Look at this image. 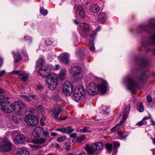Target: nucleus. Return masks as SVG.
Listing matches in <instances>:
<instances>
[{"label":"nucleus","mask_w":155,"mask_h":155,"mask_svg":"<svg viewBox=\"0 0 155 155\" xmlns=\"http://www.w3.org/2000/svg\"><path fill=\"white\" fill-rule=\"evenodd\" d=\"M42 131L44 136H46L48 135V133L47 131L42 130Z\"/></svg>","instance_id":"13d9d810"},{"label":"nucleus","mask_w":155,"mask_h":155,"mask_svg":"<svg viewBox=\"0 0 155 155\" xmlns=\"http://www.w3.org/2000/svg\"><path fill=\"white\" fill-rule=\"evenodd\" d=\"M118 124H117L114 127L112 128L111 130V132L112 133L118 130L116 128V127H117L118 126Z\"/></svg>","instance_id":"49530a36"},{"label":"nucleus","mask_w":155,"mask_h":155,"mask_svg":"<svg viewBox=\"0 0 155 155\" xmlns=\"http://www.w3.org/2000/svg\"><path fill=\"white\" fill-rule=\"evenodd\" d=\"M31 147L34 150L39 149L41 148L40 146L35 145H31Z\"/></svg>","instance_id":"79ce46f5"},{"label":"nucleus","mask_w":155,"mask_h":155,"mask_svg":"<svg viewBox=\"0 0 155 155\" xmlns=\"http://www.w3.org/2000/svg\"><path fill=\"white\" fill-rule=\"evenodd\" d=\"M85 50L84 48H81L79 49L78 51V53L79 54V55L80 56H83L84 55V52Z\"/></svg>","instance_id":"72a5a7b5"},{"label":"nucleus","mask_w":155,"mask_h":155,"mask_svg":"<svg viewBox=\"0 0 155 155\" xmlns=\"http://www.w3.org/2000/svg\"><path fill=\"white\" fill-rule=\"evenodd\" d=\"M69 55L68 53H63L61 54L59 56V59L61 62L65 64H67L68 62Z\"/></svg>","instance_id":"ddd939ff"},{"label":"nucleus","mask_w":155,"mask_h":155,"mask_svg":"<svg viewBox=\"0 0 155 155\" xmlns=\"http://www.w3.org/2000/svg\"><path fill=\"white\" fill-rule=\"evenodd\" d=\"M12 54L13 57L15 59V61L16 62H18L20 59V56L18 53H17L16 54H15V53L13 52H12Z\"/></svg>","instance_id":"bb28decb"},{"label":"nucleus","mask_w":155,"mask_h":155,"mask_svg":"<svg viewBox=\"0 0 155 155\" xmlns=\"http://www.w3.org/2000/svg\"><path fill=\"white\" fill-rule=\"evenodd\" d=\"M51 68L49 65L43 66L38 72L42 77H46L45 83L46 86L52 91H54L57 87L58 83V74L54 73L49 74Z\"/></svg>","instance_id":"f257e3e1"},{"label":"nucleus","mask_w":155,"mask_h":155,"mask_svg":"<svg viewBox=\"0 0 155 155\" xmlns=\"http://www.w3.org/2000/svg\"><path fill=\"white\" fill-rule=\"evenodd\" d=\"M24 39L27 41H30L31 40V38L29 36H25L24 38Z\"/></svg>","instance_id":"864d4df0"},{"label":"nucleus","mask_w":155,"mask_h":155,"mask_svg":"<svg viewBox=\"0 0 155 155\" xmlns=\"http://www.w3.org/2000/svg\"><path fill=\"white\" fill-rule=\"evenodd\" d=\"M65 128L66 129V131L65 132L68 134L72 132L74 130L73 129L71 128V127H65Z\"/></svg>","instance_id":"c9c22d12"},{"label":"nucleus","mask_w":155,"mask_h":155,"mask_svg":"<svg viewBox=\"0 0 155 155\" xmlns=\"http://www.w3.org/2000/svg\"><path fill=\"white\" fill-rule=\"evenodd\" d=\"M147 100L149 102H150L152 101V98L151 96L148 95L147 97Z\"/></svg>","instance_id":"4d7b16f0"},{"label":"nucleus","mask_w":155,"mask_h":155,"mask_svg":"<svg viewBox=\"0 0 155 155\" xmlns=\"http://www.w3.org/2000/svg\"><path fill=\"white\" fill-rule=\"evenodd\" d=\"M130 109V107L129 106L126 107L124 109V113H128Z\"/></svg>","instance_id":"09e8293b"},{"label":"nucleus","mask_w":155,"mask_h":155,"mask_svg":"<svg viewBox=\"0 0 155 155\" xmlns=\"http://www.w3.org/2000/svg\"><path fill=\"white\" fill-rule=\"evenodd\" d=\"M5 72V71L4 70L0 71V76L2 77L3 76Z\"/></svg>","instance_id":"bf43d9fd"},{"label":"nucleus","mask_w":155,"mask_h":155,"mask_svg":"<svg viewBox=\"0 0 155 155\" xmlns=\"http://www.w3.org/2000/svg\"><path fill=\"white\" fill-rule=\"evenodd\" d=\"M57 135V134L55 132H52L51 133V135L52 136H56Z\"/></svg>","instance_id":"338daca9"},{"label":"nucleus","mask_w":155,"mask_h":155,"mask_svg":"<svg viewBox=\"0 0 155 155\" xmlns=\"http://www.w3.org/2000/svg\"><path fill=\"white\" fill-rule=\"evenodd\" d=\"M42 130V128L39 127H36L32 133L33 136L35 137H39L41 134Z\"/></svg>","instance_id":"dca6fc26"},{"label":"nucleus","mask_w":155,"mask_h":155,"mask_svg":"<svg viewBox=\"0 0 155 155\" xmlns=\"http://www.w3.org/2000/svg\"><path fill=\"white\" fill-rule=\"evenodd\" d=\"M35 107L41 109L42 106L40 104H36L35 105Z\"/></svg>","instance_id":"0e129e2a"},{"label":"nucleus","mask_w":155,"mask_h":155,"mask_svg":"<svg viewBox=\"0 0 155 155\" xmlns=\"http://www.w3.org/2000/svg\"><path fill=\"white\" fill-rule=\"evenodd\" d=\"M151 123L152 125L153 126H155V122L153 120H151Z\"/></svg>","instance_id":"774afa93"},{"label":"nucleus","mask_w":155,"mask_h":155,"mask_svg":"<svg viewBox=\"0 0 155 155\" xmlns=\"http://www.w3.org/2000/svg\"><path fill=\"white\" fill-rule=\"evenodd\" d=\"M60 67V66L58 64H57L55 66L54 69L56 70H58L59 69Z\"/></svg>","instance_id":"e2e57ef3"},{"label":"nucleus","mask_w":155,"mask_h":155,"mask_svg":"<svg viewBox=\"0 0 155 155\" xmlns=\"http://www.w3.org/2000/svg\"><path fill=\"white\" fill-rule=\"evenodd\" d=\"M43 88V86L41 84L38 85L36 87V89L38 90H41Z\"/></svg>","instance_id":"5fc2aeb1"},{"label":"nucleus","mask_w":155,"mask_h":155,"mask_svg":"<svg viewBox=\"0 0 155 155\" xmlns=\"http://www.w3.org/2000/svg\"><path fill=\"white\" fill-rule=\"evenodd\" d=\"M44 62V59L42 58L39 59L36 62L35 67L41 66Z\"/></svg>","instance_id":"393cba45"},{"label":"nucleus","mask_w":155,"mask_h":155,"mask_svg":"<svg viewBox=\"0 0 155 155\" xmlns=\"http://www.w3.org/2000/svg\"><path fill=\"white\" fill-rule=\"evenodd\" d=\"M12 73L17 74L18 78L23 81H26L29 77L28 73L23 71H13Z\"/></svg>","instance_id":"9d476101"},{"label":"nucleus","mask_w":155,"mask_h":155,"mask_svg":"<svg viewBox=\"0 0 155 155\" xmlns=\"http://www.w3.org/2000/svg\"><path fill=\"white\" fill-rule=\"evenodd\" d=\"M62 90L67 96H70L72 92V86L69 81H66L62 85Z\"/></svg>","instance_id":"1a4fd4ad"},{"label":"nucleus","mask_w":155,"mask_h":155,"mask_svg":"<svg viewBox=\"0 0 155 155\" xmlns=\"http://www.w3.org/2000/svg\"><path fill=\"white\" fill-rule=\"evenodd\" d=\"M13 104H15L14 106L15 107L16 106H18L20 109H22L25 107V104L21 101L15 102Z\"/></svg>","instance_id":"4be33fe9"},{"label":"nucleus","mask_w":155,"mask_h":155,"mask_svg":"<svg viewBox=\"0 0 155 155\" xmlns=\"http://www.w3.org/2000/svg\"><path fill=\"white\" fill-rule=\"evenodd\" d=\"M78 137H76L73 139L72 141L73 142H76L78 141Z\"/></svg>","instance_id":"680f3d73"},{"label":"nucleus","mask_w":155,"mask_h":155,"mask_svg":"<svg viewBox=\"0 0 155 155\" xmlns=\"http://www.w3.org/2000/svg\"><path fill=\"white\" fill-rule=\"evenodd\" d=\"M15 155H29V153L25 149H22L18 151Z\"/></svg>","instance_id":"5701e85b"},{"label":"nucleus","mask_w":155,"mask_h":155,"mask_svg":"<svg viewBox=\"0 0 155 155\" xmlns=\"http://www.w3.org/2000/svg\"><path fill=\"white\" fill-rule=\"evenodd\" d=\"M85 15L82 7L81 6H78L76 12V16L79 18H82L84 17Z\"/></svg>","instance_id":"4468645a"},{"label":"nucleus","mask_w":155,"mask_h":155,"mask_svg":"<svg viewBox=\"0 0 155 155\" xmlns=\"http://www.w3.org/2000/svg\"><path fill=\"white\" fill-rule=\"evenodd\" d=\"M107 82L103 81L98 85L94 83H89L87 87L86 90L89 94L94 95L96 94L99 91L102 93H105L107 90Z\"/></svg>","instance_id":"f03ea898"},{"label":"nucleus","mask_w":155,"mask_h":155,"mask_svg":"<svg viewBox=\"0 0 155 155\" xmlns=\"http://www.w3.org/2000/svg\"><path fill=\"white\" fill-rule=\"evenodd\" d=\"M90 10L93 13H96L100 10V8L97 5H93L90 7Z\"/></svg>","instance_id":"412c9836"},{"label":"nucleus","mask_w":155,"mask_h":155,"mask_svg":"<svg viewBox=\"0 0 155 155\" xmlns=\"http://www.w3.org/2000/svg\"><path fill=\"white\" fill-rule=\"evenodd\" d=\"M26 141V138L23 134L17 135L14 139V142L15 144L23 143Z\"/></svg>","instance_id":"f8f14e48"},{"label":"nucleus","mask_w":155,"mask_h":155,"mask_svg":"<svg viewBox=\"0 0 155 155\" xmlns=\"http://www.w3.org/2000/svg\"><path fill=\"white\" fill-rule=\"evenodd\" d=\"M65 139V137L63 136L57 138L56 140L58 142H63Z\"/></svg>","instance_id":"58836bf2"},{"label":"nucleus","mask_w":155,"mask_h":155,"mask_svg":"<svg viewBox=\"0 0 155 155\" xmlns=\"http://www.w3.org/2000/svg\"><path fill=\"white\" fill-rule=\"evenodd\" d=\"M144 110V107L141 103H140L138 105V110L140 112H142Z\"/></svg>","instance_id":"e433bc0d"},{"label":"nucleus","mask_w":155,"mask_h":155,"mask_svg":"<svg viewBox=\"0 0 155 155\" xmlns=\"http://www.w3.org/2000/svg\"><path fill=\"white\" fill-rule=\"evenodd\" d=\"M152 27L155 28V24H153ZM150 41L151 43L152 44H155V34H153L150 38Z\"/></svg>","instance_id":"a878e982"},{"label":"nucleus","mask_w":155,"mask_h":155,"mask_svg":"<svg viewBox=\"0 0 155 155\" xmlns=\"http://www.w3.org/2000/svg\"><path fill=\"white\" fill-rule=\"evenodd\" d=\"M22 53L24 56L26 58V60L28 61V58L27 54L25 53V51L23 50Z\"/></svg>","instance_id":"603ef678"},{"label":"nucleus","mask_w":155,"mask_h":155,"mask_svg":"<svg viewBox=\"0 0 155 155\" xmlns=\"http://www.w3.org/2000/svg\"><path fill=\"white\" fill-rule=\"evenodd\" d=\"M40 12L41 14L44 16L46 15L47 14V11L46 10H44L42 9H41Z\"/></svg>","instance_id":"ea45409f"},{"label":"nucleus","mask_w":155,"mask_h":155,"mask_svg":"<svg viewBox=\"0 0 155 155\" xmlns=\"http://www.w3.org/2000/svg\"><path fill=\"white\" fill-rule=\"evenodd\" d=\"M129 113H124L123 112V117H122V120L120 122V123L123 124L124 121L125 120L126 118L127 117Z\"/></svg>","instance_id":"c756f323"},{"label":"nucleus","mask_w":155,"mask_h":155,"mask_svg":"<svg viewBox=\"0 0 155 155\" xmlns=\"http://www.w3.org/2000/svg\"><path fill=\"white\" fill-rule=\"evenodd\" d=\"M69 73L71 75L78 77L81 75V69L78 67H73L69 70Z\"/></svg>","instance_id":"9b49d317"},{"label":"nucleus","mask_w":155,"mask_h":155,"mask_svg":"<svg viewBox=\"0 0 155 155\" xmlns=\"http://www.w3.org/2000/svg\"><path fill=\"white\" fill-rule=\"evenodd\" d=\"M76 134L74 133L71 134L69 135V136L70 137L73 138L76 137Z\"/></svg>","instance_id":"052dcab7"},{"label":"nucleus","mask_w":155,"mask_h":155,"mask_svg":"<svg viewBox=\"0 0 155 155\" xmlns=\"http://www.w3.org/2000/svg\"><path fill=\"white\" fill-rule=\"evenodd\" d=\"M53 42V41H52V40L51 38L48 39H46L45 41V43L46 44L48 45H51Z\"/></svg>","instance_id":"4c0bfd02"},{"label":"nucleus","mask_w":155,"mask_h":155,"mask_svg":"<svg viewBox=\"0 0 155 155\" xmlns=\"http://www.w3.org/2000/svg\"><path fill=\"white\" fill-rule=\"evenodd\" d=\"M107 18L105 13H102L100 14L97 18V21L98 22H101L105 21Z\"/></svg>","instance_id":"6ab92c4d"},{"label":"nucleus","mask_w":155,"mask_h":155,"mask_svg":"<svg viewBox=\"0 0 155 155\" xmlns=\"http://www.w3.org/2000/svg\"><path fill=\"white\" fill-rule=\"evenodd\" d=\"M80 131L81 133H86L87 132H91L90 128L87 127H84L82 129L80 130Z\"/></svg>","instance_id":"c85d7f7f"},{"label":"nucleus","mask_w":155,"mask_h":155,"mask_svg":"<svg viewBox=\"0 0 155 155\" xmlns=\"http://www.w3.org/2000/svg\"><path fill=\"white\" fill-rule=\"evenodd\" d=\"M81 30L84 32H87L89 29V26L88 24L86 23H82L80 25Z\"/></svg>","instance_id":"a211bd4d"},{"label":"nucleus","mask_w":155,"mask_h":155,"mask_svg":"<svg viewBox=\"0 0 155 155\" xmlns=\"http://www.w3.org/2000/svg\"><path fill=\"white\" fill-rule=\"evenodd\" d=\"M46 117H41L40 120L41 123L42 125H44V124L43 123L44 122L45 120Z\"/></svg>","instance_id":"3c124183"},{"label":"nucleus","mask_w":155,"mask_h":155,"mask_svg":"<svg viewBox=\"0 0 155 155\" xmlns=\"http://www.w3.org/2000/svg\"><path fill=\"white\" fill-rule=\"evenodd\" d=\"M78 141L79 143H81L84 140V135H82L81 136H80L79 137H78Z\"/></svg>","instance_id":"c03bdc74"},{"label":"nucleus","mask_w":155,"mask_h":155,"mask_svg":"<svg viewBox=\"0 0 155 155\" xmlns=\"http://www.w3.org/2000/svg\"><path fill=\"white\" fill-rule=\"evenodd\" d=\"M105 146L107 150L109 151H110L112 148V145L110 143L106 144Z\"/></svg>","instance_id":"f704fd0d"},{"label":"nucleus","mask_w":155,"mask_h":155,"mask_svg":"<svg viewBox=\"0 0 155 155\" xmlns=\"http://www.w3.org/2000/svg\"><path fill=\"white\" fill-rule=\"evenodd\" d=\"M24 120L28 125L32 126L37 125L38 123V120L37 118L35 116L32 114L26 115Z\"/></svg>","instance_id":"423d86ee"},{"label":"nucleus","mask_w":155,"mask_h":155,"mask_svg":"<svg viewBox=\"0 0 155 155\" xmlns=\"http://www.w3.org/2000/svg\"><path fill=\"white\" fill-rule=\"evenodd\" d=\"M22 98L28 101H31V99L30 96L28 97L25 95H22Z\"/></svg>","instance_id":"a19ab883"},{"label":"nucleus","mask_w":155,"mask_h":155,"mask_svg":"<svg viewBox=\"0 0 155 155\" xmlns=\"http://www.w3.org/2000/svg\"><path fill=\"white\" fill-rule=\"evenodd\" d=\"M118 134L120 136V138L121 140H122L123 138H125L127 136V133H123L120 131H118L117 132Z\"/></svg>","instance_id":"b1692460"},{"label":"nucleus","mask_w":155,"mask_h":155,"mask_svg":"<svg viewBox=\"0 0 155 155\" xmlns=\"http://www.w3.org/2000/svg\"><path fill=\"white\" fill-rule=\"evenodd\" d=\"M30 97L31 99V100L34 99H37L38 98L36 96L34 95H30Z\"/></svg>","instance_id":"6e6d98bb"},{"label":"nucleus","mask_w":155,"mask_h":155,"mask_svg":"<svg viewBox=\"0 0 155 155\" xmlns=\"http://www.w3.org/2000/svg\"><path fill=\"white\" fill-rule=\"evenodd\" d=\"M74 96L76 101L82 100L85 96L84 88L81 85L76 87L74 93Z\"/></svg>","instance_id":"7ed1b4c3"},{"label":"nucleus","mask_w":155,"mask_h":155,"mask_svg":"<svg viewBox=\"0 0 155 155\" xmlns=\"http://www.w3.org/2000/svg\"><path fill=\"white\" fill-rule=\"evenodd\" d=\"M150 116H149L148 117H147V116L145 117H143V118L142 120H143V121H145V120L149 119V118H150Z\"/></svg>","instance_id":"69168bd1"},{"label":"nucleus","mask_w":155,"mask_h":155,"mask_svg":"<svg viewBox=\"0 0 155 155\" xmlns=\"http://www.w3.org/2000/svg\"><path fill=\"white\" fill-rule=\"evenodd\" d=\"M89 48L90 50L93 51L94 50L95 48L94 47V44L93 41H90L88 44Z\"/></svg>","instance_id":"7c9ffc66"},{"label":"nucleus","mask_w":155,"mask_h":155,"mask_svg":"<svg viewBox=\"0 0 155 155\" xmlns=\"http://www.w3.org/2000/svg\"><path fill=\"white\" fill-rule=\"evenodd\" d=\"M46 141V139L42 137L39 138H36L32 140L33 142L35 144H41L44 143Z\"/></svg>","instance_id":"aec40b11"},{"label":"nucleus","mask_w":155,"mask_h":155,"mask_svg":"<svg viewBox=\"0 0 155 155\" xmlns=\"http://www.w3.org/2000/svg\"><path fill=\"white\" fill-rule=\"evenodd\" d=\"M67 71V70L66 68H61L58 74V78L61 80L64 79L66 76Z\"/></svg>","instance_id":"2eb2a0df"},{"label":"nucleus","mask_w":155,"mask_h":155,"mask_svg":"<svg viewBox=\"0 0 155 155\" xmlns=\"http://www.w3.org/2000/svg\"><path fill=\"white\" fill-rule=\"evenodd\" d=\"M56 130L58 131H60L61 132L63 133L65 132L66 131V129L65 127H64L62 128H58Z\"/></svg>","instance_id":"37998d69"},{"label":"nucleus","mask_w":155,"mask_h":155,"mask_svg":"<svg viewBox=\"0 0 155 155\" xmlns=\"http://www.w3.org/2000/svg\"><path fill=\"white\" fill-rule=\"evenodd\" d=\"M11 143L7 139L3 140L0 143V151L4 152L10 151L11 149Z\"/></svg>","instance_id":"0eeeda50"},{"label":"nucleus","mask_w":155,"mask_h":155,"mask_svg":"<svg viewBox=\"0 0 155 155\" xmlns=\"http://www.w3.org/2000/svg\"><path fill=\"white\" fill-rule=\"evenodd\" d=\"M103 147V144L101 143L98 142L93 144L91 146V148L88 146L87 145L84 147V149L88 153L92 154L94 153V150H101Z\"/></svg>","instance_id":"39448f33"},{"label":"nucleus","mask_w":155,"mask_h":155,"mask_svg":"<svg viewBox=\"0 0 155 155\" xmlns=\"http://www.w3.org/2000/svg\"><path fill=\"white\" fill-rule=\"evenodd\" d=\"M118 124H117L114 127L112 128L111 130V132L112 133L118 130L116 128V127H117L118 126Z\"/></svg>","instance_id":"a18cd8bd"},{"label":"nucleus","mask_w":155,"mask_h":155,"mask_svg":"<svg viewBox=\"0 0 155 155\" xmlns=\"http://www.w3.org/2000/svg\"><path fill=\"white\" fill-rule=\"evenodd\" d=\"M54 146L57 149H59L60 150H61V147L59 144L55 143L54 144Z\"/></svg>","instance_id":"8fccbe9b"},{"label":"nucleus","mask_w":155,"mask_h":155,"mask_svg":"<svg viewBox=\"0 0 155 155\" xmlns=\"http://www.w3.org/2000/svg\"><path fill=\"white\" fill-rule=\"evenodd\" d=\"M100 30V28L99 27H97L96 29L94 31L93 33L90 35V36L91 38L93 37L94 35H95L98 31H99Z\"/></svg>","instance_id":"473e14b6"},{"label":"nucleus","mask_w":155,"mask_h":155,"mask_svg":"<svg viewBox=\"0 0 155 155\" xmlns=\"http://www.w3.org/2000/svg\"><path fill=\"white\" fill-rule=\"evenodd\" d=\"M14 105L8 101H4L1 106L2 110L7 113H10L15 110Z\"/></svg>","instance_id":"20e7f679"},{"label":"nucleus","mask_w":155,"mask_h":155,"mask_svg":"<svg viewBox=\"0 0 155 155\" xmlns=\"http://www.w3.org/2000/svg\"><path fill=\"white\" fill-rule=\"evenodd\" d=\"M124 83L127 86L128 89L133 93L135 91V88L137 85L136 83L131 78L127 77L124 80Z\"/></svg>","instance_id":"6e6552de"},{"label":"nucleus","mask_w":155,"mask_h":155,"mask_svg":"<svg viewBox=\"0 0 155 155\" xmlns=\"http://www.w3.org/2000/svg\"><path fill=\"white\" fill-rule=\"evenodd\" d=\"M147 124L146 121H143L142 120L141 121L137 123V125L138 126H140L143 125H146Z\"/></svg>","instance_id":"2f4dec72"},{"label":"nucleus","mask_w":155,"mask_h":155,"mask_svg":"<svg viewBox=\"0 0 155 155\" xmlns=\"http://www.w3.org/2000/svg\"><path fill=\"white\" fill-rule=\"evenodd\" d=\"M120 145V144L118 142H114V148L113 149L115 150V153L117 152V148L119 147Z\"/></svg>","instance_id":"cd10ccee"},{"label":"nucleus","mask_w":155,"mask_h":155,"mask_svg":"<svg viewBox=\"0 0 155 155\" xmlns=\"http://www.w3.org/2000/svg\"><path fill=\"white\" fill-rule=\"evenodd\" d=\"M118 124H117L114 127L112 128L111 130V132L112 133L118 130L116 128V127H117L118 126Z\"/></svg>","instance_id":"de8ad7c7"},{"label":"nucleus","mask_w":155,"mask_h":155,"mask_svg":"<svg viewBox=\"0 0 155 155\" xmlns=\"http://www.w3.org/2000/svg\"><path fill=\"white\" fill-rule=\"evenodd\" d=\"M52 115L54 117L58 119L59 115L62 112L61 110L60 107L54 108L52 110Z\"/></svg>","instance_id":"f3484780"}]
</instances>
